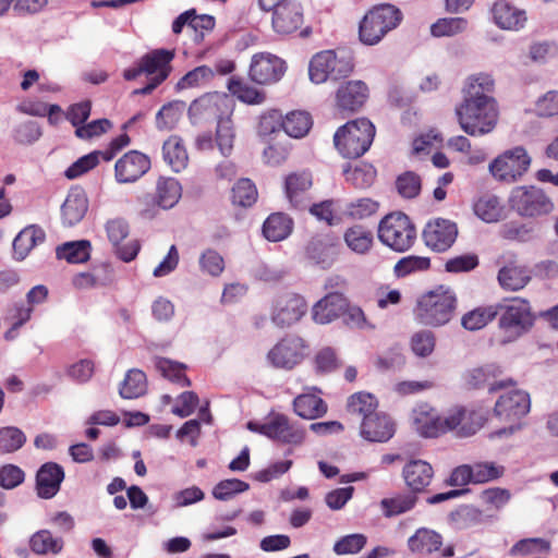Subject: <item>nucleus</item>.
Here are the masks:
<instances>
[{"label": "nucleus", "instance_id": "nucleus-18", "mask_svg": "<svg viewBox=\"0 0 558 558\" xmlns=\"http://www.w3.org/2000/svg\"><path fill=\"white\" fill-rule=\"evenodd\" d=\"M307 302L294 292L279 294L274 303L271 319L280 327H288L298 323L307 313Z\"/></svg>", "mask_w": 558, "mask_h": 558}, {"label": "nucleus", "instance_id": "nucleus-59", "mask_svg": "<svg viewBox=\"0 0 558 558\" xmlns=\"http://www.w3.org/2000/svg\"><path fill=\"white\" fill-rule=\"evenodd\" d=\"M430 268V258L410 255L401 258L395 265V274L398 277H405L415 271H424Z\"/></svg>", "mask_w": 558, "mask_h": 558}, {"label": "nucleus", "instance_id": "nucleus-50", "mask_svg": "<svg viewBox=\"0 0 558 558\" xmlns=\"http://www.w3.org/2000/svg\"><path fill=\"white\" fill-rule=\"evenodd\" d=\"M313 125L312 117L305 111H291L283 118V131L291 137L305 136Z\"/></svg>", "mask_w": 558, "mask_h": 558}, {"label": "nucleus", "instance_id": "nucleus-61", "mask_svg": "<svg viewBox=\"0 0 558 558\" xmlns=\"http://www.w3.org/2000/svg\"><path fill=\"white\" fill-rule=\"evenodd\" d=\"M250 485L238 478L220 481L213 489V496L218 500H228L234 495L248 490Z\"/></svg>", "mask_w": 558, "mask_h": 558}, {"label": "nucleus", "instance_id": "nucleus-5", "mask_svg": "<svg viewBox=\"0 0 558 558\" xmlns=\"http://www.w3.org/2000/svg\"><path fill=\"white\" fill-rule=\"evenodd\" d=\"M460 128L470 136H483L494 131L499 120L497 101L461 102L456 108Z\"/></svg>", "mask_w": 558, "mask_h": 558}, {"label": "nucleus", "instance_id": "nucleus-58", "mask_svg": "<svg viewBox=\"0 0 558 558\" xmlns=\"http://www.w3.org/2000/svg\"><path fill=\"white\" fill-rule=\"evenodd\" d=\"M26 441L25 434L17 427L0 428V452L10 453L19 450Z\"/></svg>", "mask_w": 558, "mask_h": 558}, {"label": "nucleus", "instance_id": "nucleus-62", "mask_svg": "<svg viewBox=\"0 0 558 558\" xmlns=\"http://www.w3.org/2000/svg\"><path fill=\"white\" fill-rule=\"evenodd\" d=\"M367 538L364 534L355 533L341 537L333 545L337 555H353L360 553L366 545Z\"/></svg>", "mask_w": 558, "mask_h": 558}, {"label": "nucleus", "instance_id": "nucleus-46", "mask_svg": "<svg viewBox=\"0 0 558 558\" xmlns=\"http://www.w3.org/2000/svg\"><path fill=\"white\" fill-rule=\"evenodd\" d=\"M61 537H54L49 530H40L34 533L29 539V547L37 555H58L63 549Z\"/></svg>", "mask_w": 558, "mask_h": 558}, {"label": "nucleus", "instance_id": "nucleus-22", "mask_svg": "<svg viewBox=\"0 0 558 558\" xmlns=\"http://www.w3.org/2000/svg\"><path fill=\"white\" fill-rule=\"evenodd\" d=\"M433 466L420 459L411 460L402 469V478L413 495L427 493L434 478Z\"/></svg>", "mask_w": 558, "mask_h": 558}, {"label": "nucleus", "instance_id": "nucleus-9", "mask_svg": "<svg viewBox=\"0 0 558 558\" xmlns=\"http://www.w3.org/2000/svg\"><path fill=\"white\" fill-rule=\"evenodd\" d=\"M352 59L338 54L333 50H324L314 54L310 61L308 75L313 83L347 78L353 71Z\"/></svg>", "mask_w": 558, "mask_h": 558}, {"label": "nucleus", "instance_id": "nucleus-48", "mask_svg": "<svg viewBox=\"0 0 558 558\" xmlns=\"http://www.w3.org/2000/svg\"><path fill=\"white\" fill-rule=\"evenodd\" d=\"M258 198L257 187L254 182L247 178H242L235 182L231 190V202L234 206L247 208L253 206Z\"/></svg>", "mask_w": 558, "mask_h": 558}, {"label": "nucleus", "instance_id": "nucleus-32", "mask_svg": "<svg viewBox=\"0 0 558 558\" xmlns=\"http://www.w3.org/2000/svg\"><path fill=\"white\" fill-rule=\"evenodd\" d=\"M174 58V50L155 49L144 54L140 60L147 75L165 82L171 72V61Z\"/></svg>", "mask_w": 558, "mask_h": 558}, {"label": "nucleus", "instance_id": "nucleus-25", "mask_svg": "<svg viewBox=\"0 0 558 558\" xmlns=\"http://www.w3.org/2000/svg\"><path fill=\"white\" fill-rule=\"evenodd\" d=\"M63 480L64 471L61 465L56 462L44 463L36 474L37 495L44 499L54 497L60 490Z\"/></svg>", "mask_w": 558, "mask_h": 558}, {"label": "nucleus", "instance_id": "nucleus-37", "mask_svg": "<svg viewBox=\"0 0 558 558\" xmlns=\"http://www.w3.org/2000/svg\"><path fill=\"white\" fill-rule=\"evenodd\" d=\"M295 414L304 420H315L324 416L328 405L315 392H304L296 396L292 402Z\"/></svg>", "mask_w": 558, "mask_h": 558}, {"label": "nucleus", "instance_id": "nucleus-14", "mask_svg": "<svg viewBox=\"0 0 558 558\" xmlns=\"http://www.w3.org/2000/svg\"><path fill=\"white\" fill-rule=\"evenodd\" d=\"M512 210L522 217H536L548 214L553 209L551 201L535 186H518L509 197Z\"/></svg>", "mask_w": 558, "mask_h": 558}, {"label": "nucleus", "instance_id": "nucleus-28", "mask_svg": "<svg viewBox=\"0 0 558 558\" xmlns=\"http://www.w3.org/2000/svg\"><path fill=\"white\" fill-rule=\"evenodd\" d=\"M360 434L366 440L385 442L395 435V423L386 413L376 411L361 422Z\"/></svg>", "mask_w": 558, "mask_h": 558}, {"label": "nucleus", "instance_id": "nucleus-4", "mask_svg": "<svg viewBox=\"0 0 558 558\" xmlns=\"http://www.w3.org/2000/svg\"><path fill=\"white\" fill-rule=\"evenodd\" d=\"M498 308V327L507 341H514L529 332L535 323L530 302L523 298L504 299L495 305Z\"/></svg>", "mask_w": 558, "mask_h": 558}, {"label": "nucleus", "instance_id": "nucleus-41", "mask_svg": "<svg viewBox=\"0 0 558 558\" xmlns=\"http://www.w3.org/2000/svg\"><path fill=\"white\" fill-rule=\"evenodd\" d=\"M473 210L481 220L492 223L504 217L505 206L498 196L486 193L475 201Z\"/></svg>", "mask_w": 558, "mask_h": 558}, {"label": "nucleus", "instance_id": "nucleus-38", "mask_svg": "<svg viewBox=\"0 0 558 558\" xmlns=\"http://www.w3.org/2000/svg\"><path fill=\"white\" fill-rule=\"evenodd\" d=\"M312 175L310 172L291 173L286 179V194L290 203L295 208H303L306 194L312 186Z\"/></svg>", "mask_w": 558, "mask_h": 558}, {"label": "nucleus", "instance_id": "nucleus-24", "mask_svg": "<svg viewBox=\"0 0 558 558\" xmlns=\"http://www.w3.org/2000/svg\"><path fill=\"white\" fill-rule=\"evenodd\" d=\"M368 97V87L362 81H349L342 84L336 94V106L340 111L359 110Z\"/></svg>", "mask_w": 558, "mask_h": 558}, {"label": "nucleus", "instance_id": "nucleus-31", "mask_svg": "<svg viewBox=\"0 0 558 558\" xmlns=\"http://www.w3.org/2000/svg\"><path fill=\"white\" fill-rule=\"evenodd\" d=\"M88 208V201L85 191L80 187H72L61 207L62 222L72 227L78 223L85 216Z\"/></svg>", "mask_w": 558, "mask_h": 558}, {"label": "nucleus", "instance_id": "nucleus-47", "mask_svg": "<svg viewBox=\"0 0 558 558\" xmlns=\"http://www.w3.org/2000/svg\"><path fill=\"white\" fill-rule=\"evenodd\" d=\"M156 369L167 379L180 385L181 387H190L191 380L185 375L186 366L182 363L172 361L167 357H157L155 360Z\"/></svg>", "mask_w": 558, "mask_h": 558}, {"label": "nucleus", "instance_id": "nucleus-54", "mask_svg": "<svg viewBox=\"0 0 558 558\" xmlns=\"http://www.w3.org/2000/svg\"><path fill=\"white\" fill-rule=\"evenodd\" d=\"M473 484H485L504 476L505 466L493 461L475 462L471 464Z\"/></svg>", "mask_w": 558, "mask_h": 558}, {"label": "nucleus", "instance_id": "nucleus-63", "mask_svg": "<svg viewBox=\"0 0 558 558\" xmlns=\"http://www.w3.org/2000/svg\"><path fill=\"white\" fill-rule=\"evenodd\" d=\"M314 365L316 373L329 374L340 367V361L337 356L336 351L330 347H326L320 349L316 353L314 359Z\"/></svg>", "mask_w": 558, "mask_h": 558}, {"label": "nucleus", "instance_id": "nucleus-21", "mask_svg": "<svg viewBox=\"0 0 558 558\" xmlns=\"http://www.w3.org/2000/svg\"><path fill=\"white\" fill-rule=\"evenodd\" d=\"M348 311V299L339 291L329 292L312 308V318L317 324H329L345 315Z\"/></svg>", "mask_w": 558, "mask_h": 558}, {"label": "nucleus", "instance_id": "nucleus-51", "mask_svg": "<svg viewBox=\"0 0 558 558\" xmlns=\"http://www.w3.org/2000/svg\"><path fill=\"white\" fill-rule=\"evenodd\" d=\"M228 90L240 101L248 105H259L265 100V94L248 85L240 77L232 76L228 81Z\"/></svg>", "mask_w": 558, "mask_h": 558}, {"label": "nucleus", "instance_id": "nucleus-34", "mask_svg": "<svg viewBox=\"0 0 558 558\" xmlns=\"http://www.w3.org/2000/svg\"><path fill=\"white\" fill-rule=\"evenodd\" d=\"M442 545V535L427 527L417 529L408 539L409 550L417 555H432L439 551Z\"/></svg>", "mask_w": 558, "mask_h": 558}, {"label": "nucleus", "instance_id": "nucleus-33", "mask_svg": "<svg viewBox=\"0 0 558 558\" xmlns=\"http://www.w3.org/2000/svg\"><path fill=\"white\" fill-rule=\"evenodd\" d=\"M495 89V82L489 74L480 73L468 78V83L463 89L464 96L462 102L474 101H496L492 96Z\"/></svg>", "mask_w": 558, "mask_h": 558}, {"label": "nucleus", "instance_id": "nucleus-8", "mask_svg": "<svg viewBox=\"0 0 558 558\" xmlns=\"http://www.w3.org/2000/svg\"><path fill=\"white\" fill-rule=\"evenodd\" d=\"M234 100L226 93H206L194 99L187 110L192 124L219 122L228 116H233Z\"/></svg>", "mask_w": 558, "mask_h": 558}, {"label": "nucleus", "instance_id": "nucleus-49", "mask_svg": "<svg viewBox=\"0 0 558 558\" xmlns=\"http://www.w3.org/2000/svg\"><path fill=\"white\" fill-rule=\"evenodd\" d=\"M498 315V308L495 305L480 306L468 313L461 318V325L471 331L484 328Z\"/></svg>", "mask_w": 558, "mask_h": 558}, {"label": "nucleus", "instance_id": "nucleus-10", "mask_svg": "<svg viewBox=\"0 0 558 558\" xmlns=\"http://www.w3.org/2000/svg\"><path fill=\"white\" fill-rule=\"evenodd\" d=\"M247 429L284 445H301L305 439V429L290 422L282 413L271 412L264 423L250 421Z\"/></svg>", "mask_w": 558, "mask_h": 558}, {"label": "nucleus", "instance_id": "nucleus-52", "mask_svg": "<svg viewBox=\"0 0 558 558\" xmlns=\"http://www.w3.org/2000/svg\"><path fill=\"white\" fill-rule=\"evenodd\" d=\"M416 501L417 497L409 492L408 494H399L390 498H384L380 501V507L384 515L391 518L412 510Z\"/></svg>", "mask_w": 558, "mask_h": 558}, {"label": "nucleus", "instance_id": "nucleus-17", "mask_svg": "<svg viewBox=\"0 0 558 558\" xmlns=\"http://www.w3.org/2000/svg\"><path fill=\"white\" fill-rule=\"evenodd\" d=\"M501 374V368L496 364L482 365L468 369L463 375V384L468 389L487 388L490 393L515 385L511 378L499 379Z\"/></svg>", "mask_w": 558, "mask_h": 558}, {"label": "nucleus", "instance_id": "nucleus-36", "mask_svg": "<svg viewBox=\"0 0 558 558\" xmlns=\"http://www.w3.org/2000/svg\"><path fill=\"white\" fill-rule=\"evenodd\" d=\"M46 233L37 225H31L22 229L13 240V256L17 260L27 257L31 251L38 244L44 243Z\"/></svg>", "mask_w": 558, "mask_h": 558}, {"label": "nucleus", "instance_id": "nucleus-55", "mask_svg": "<svg viewBox=\"0 0 558 558\" xmlns=\"http://www.w3.org/2000/svg\"><path fill=\"white\" fill-rule=\"evenodd\" d=\"M199 270L211 277H219L226 268L222 255L214 248H206L198 258Z\"/></svg>", "mask_w": 558, "mask_h": 558}, {"label": "nucleus", "instance_id": "nucleus-26", "mask_svg": "<svg viewBox=\"0 0 558 558\" xmlns=\"http://www.w3.org/2000/svg\"><path fill=\"white\" fill-rule=\"evenodd\" d=\"M337 239L330 234L313 236L305 246L306 257L322 268L330 267L336 259Z\"/></svg>", "mask_w": 558, "mask_h": 558}, {"label": "nucleus", "instance_id": "nucleus-2", "mask_svg": "<svg viewBox=\"0 0 558 558\" xmlns=\"http://www.w3.org/2000/svg\"><path fill=\"white\" fill-rule=\"evenodd\" d=\"M375 134V125L368 119L360 118L340 126L333 135V144L343 158L355 159L369 149Z\"/></svg>", "mask_w": 558, "mask_h": 558}, {"label": "nucleus", "instance_id": "nucleus-56", "mask_svg": "<svg viewBox=\"0 0 558 558\" xmlns=\"http://www.w3.org/2000/svg\"><path fill=\"white\" fill-rule=\"evenodd\" d=\"M466 27L468 20L464 17H442L432 24L430 33L435 37H449L464 32Z\"/></svg>", "mask_w": 558, "mask_h": 558}, {"label": "nucleus", "instance_id": "nucleus-7", "mask_svg": "<svg viewBox=\"0 0 558 558\" xmlns=\"http://www.w3.org/2000/svg\"><path fill=\"white\" fill-rule=\"evenodd\" d=\"M531 409L530 395L521 389H512L499 396L497 399L493 414L500 422L508 424L497 430V436L511 435L519 429V422L524 417Z\"/></svg>", "mask_w": 558, "mask_h": 558}, {"label": "nucleus", "instance_id": "nucleus-6", "mask_svg": "<svg viewBox=\"0 0 558 558\" xmlns=\"http://www.w3.org/2000/svg\"><path fill=\"white\" fill-rule=\"evenodd\" d=\"M417 238L416 227L410 217L401 211L386 215L378 225L379 241L395 252L410 250Z\"/></svg>", "mask_w": 558, "mask_h": 558}, {"label": "nucleus", "instance_id": "nucleus-30", "mask_svg": "<svg viewBox=\"0 0 558 558\" xmlns=\"http://www.w3.org/2000/svg\"><path fill=\"white\" fill-rule=\"evenodd\" d=\"M460 414L459 423L457 424V434L461 437L474 435L480 430L488 420V412L482 408L468 409L462 405H457L450 409V415Z\"/></svg>", "mask_w": 558, "mask_h": 558}, {"label": "nucleus", "instance_id": "nucleus-19", "mask_svg": "<svg viewBox=\"0 0 558 558\" xmlns=\"http://www.w3.org/2000/svg\"><path fill=\"white\" fill-rule=\"evenodd\" d=\"M286 72V62L269 52L255 53L252 57L248 76L251 81L259 85H268L278 82Z\"/></svg>", "mask_w": 558, "mask_h": 558}, {"label": "nucleus", "instance_id": "nucleus-23", "mask_svg": "<svg viewBox=\"0 0 558 558\" xmlns=\"http://www.w3.org/2000/svg\"><path fill=\"white\" fill-rule=\"evenodd\" d=\"M304 11L301 3L288 1L272 13L271 24L277 34L291 35L301 29Z\"/></svg>", "mask_w": 558, "mask_h": 558}, {"label": "nucleus", "instance_id": "nucleus-57", "mask_svg": "<svg viewBox=\"0 0 558 558\" xmlns=\"http://www.w3.org/2000/svg\"><path fill=\"white\" fill-rule=\"evenodd\" d=\"M379 209V203L369 197H363L349 203L345 215L354 220L367 219Z\"/></svg>", "mask_w": 558, "mask_h": 558}, {"label": "nucleus", "instance_id": "nucleus-43", "mask_svg": "<svg viewBox=\"0 0 558 558\" xmlns=\"http://www.w3.org/2000/svg\"><path fill=\"white\" fill-rule=\"evenodd\" d=\"M92 244L88 240L71 241L56 248L58 259H64L70 264L86 263L90 257Z\"/></svg>", "mask_w": 558, "mask_h": 558}, {"label": "nucleus", "instance_id": "nucleus-16", "mask_svg": "<svg viewBox=\"0 0 558 558\" xmlns=\"http://www.w3.org/2000/svg\"><path fill=\"white\" fill-rule=\"evenodd\" d=\"M458 233V226L454 221L445 218H434L424 226L422 240L430 251L444 253L454 244Z\"/></svg>", "mask_w": 558, "mask_h": 558}, {"label": "nucleus", "instance_id": "nucleus-1", "mask_svg": "<svg viewBox=\"0 0 558 558\" xmlns=\"http://www.w3.org/2000/svg\"><path fill=\"white\" fill-rule=\"evenodd\" d=\"M456 308L454 292L450 288L438 286L418 298L413 314L418 324L439 327L451 320Z\"/></svg>", "mask_w": 558, "mask_h": 558}, {"label": "nucleus", "instance_id": "nucleus-29", "mask_svg": "<svg viewBox=\"0 0 558 558\" xmlns=\"http://www.w3.org/2000/svg\"><path fill=\"white\" fill-rule=\"evenodd\" d=\"M495 24L507 31H519L526 22V13L506 0H498L492 8Z\"/></svg>", "mask_w": 558, "mask_h": 558}, {"label": "nucleus", "instance_id": "nucleus-44", "mask_svg": "<svg viewBox=\"0 0 558 558\" xmlns=\"http://www.w3.org/2000/svg\"><path fill=\"white\" fill-rule=\"evenodd\" d=\"M377 398L365 391H359L351 395L347 400V411L351 415L362 417V422L377 411Z\"/></svg>", "mask_w": 558, "mask_h": 558}, {"label": "nucleus", "instance_id": "nucleus-15", "mask_svg": "<svg viewBox=\"0 0 558 558\" xmlns=\"http://www.w3.org/2000/svg\"><path fill=\"white\" fill-rule=\"evenodd\" d=\"M307 344L299 336L289 335L279 340L268 352V360L276 368L293 369L306 356Z\"/></svg>", "mask_w": 558, "mask_h": 558}, {"label": "nucleus", "instance_id": "nucleus-39", "mask_svg": "<svg viewBox=\"0 0 558 558\" xmlns=\"http://www.w3.org/2000/svg\"><path fill=\"white\" fill-rule=\"evenodd\" d=\"M162 157L174 172H180L187 167L189 154L180 136L171 135L163 142Z\"/></svg>", "mask_w": 558, "mask_h": 558}, {"label": "nucleus", "instance_id": "nucleus-53", "mask_svg": "<svg viewBox=\"0 0 558 558\" xmlns=\"http://www.w3.org/2000/svg\"><path fill=\"white\" fill-rule=\"evenodd\" d=\"M235 130L232 116L217 122L215 142L221 155L229 156L233 149Z\"/></svg>", "mask_w": 558, "mask_h": 558}, {"label": "nucleus", "instance_id": "nucleus-42", "mask_svg": "<svg viewBox=\"0 0 558 558\" xmlns=\"http://www.w3.org/2000/svg\"><path fill=\"white\" fill-rule=\"evenodd\" d=\"M343 241L352 252L364 255L372 250L374 235L366 227L354 225L344 231Z\"/></svg>", "mask_w": 558, "mask_h": 558}, {"label": "nucleus", "instance_id": "nucleus-11", "mask_svg": "<svg viewBox=\"0 0 558 558\" xmlns=\"http://www.w3.org/2000/svg\"><path fill=\"white\" fill-rule=\"evenodd\" d=\"M460 414L450 415V410L444 416L428 404L417 405L412 411V423L415 430L423 437L437 438L448 432L454 430Z\"/></svg>", "mask_w": 558, "mask_h": 558}, {"label": "nucleus", "instance_id": "nucleus-3", "mask_svg": "<svg viewBox=\"0 0 558 558\" xmlns=\"http://www.w3.org/2000/svg\"><path fill=\"white\" fill-rule=\"evenodd\" d=\"M402 21L401 11L392 4H379L368 10L359 23V40L375 46Z\"/></svg>", "mask_w": 558, "mask_h": 558}, {"label": "nucleus", "instance_id": "nucleus-12", "mask_svg": "<svg viewBox=\"0 0 558 558\" xmlns=\"http://www.w3.org/2000/svg\"><path fill=\"white\" fill-rule=\"evenodd\" d=\"M531 157L526 149L517 146L497 156L489 163V172L499 182L513 183L530 168Z\"/></svg>", "mask_w": 558, "mask_h": 558}, {"label": "nucleus", "instance_id": "nucleus-35", "mask_svg": "<svg viewBox=\"0 0 558 558\" xmlns=\"http://www.w3.org/2000/svg\"><path fill=\"white\" fill-rule=\"evenodd\" d=\"M497 279L504 290L519 291L531 281V271L526 266L512 260L499 269Z\"/></svg>", "mask_w": 558, "mask_h": 558}, {"label": "nucleus", "instance_id": "nucleus-60", "mask_svg": "<svg viewBox=\"0 0 558 558\" xmlns=\"http://www.w3.org/2000/svg\"><path fill=\"white\" fill-rule=\"evenodd\" d=\"M214 77V70L207 65H199L187 72L177 83L178 89L192 88L203 85Z\"/></svg>", "mask_w": 558, "mask_h": 558}, {"label": "nucleus", "instance_id": "nucleus-13", "mask_svg": "<svg viewBox=\"0 0 558 558\" xmlns=\"http://www.w3.org/2000/svg\"><path fill=\"white\" fill-rule=\"evenodd\" d=\"M182 187L178 180L173 178L160 177L156 183L155 195H146L142 199L143 208L140 216L144 219H153L159 213V209H170L180 199Z\"/></svg>", "mask_w": 558, "mask_h": 558}, {"label": "nucleus", "instance_id": "nucleus-40", "mask_svg": "<svg viewBox=\"0 0 558 558\" xmlns=\"http://www.w3.org/2000/svg\"><path fill=\"white\" fill-rule=\"evenodd\" d=\"M293 230V220L283 213H274L263 225L264 236L271 242L287 239Z\"/></svg>", "mask_w": 558, "mask_h": 558}, {"label": "nucleus", "instance_id": "nucleus-27", "mask_svg": "<svg viewBox=\"0 0 558 558\" xmlns=\"http://www.w3.org/2000/svg\"><path fill=\"white\" fill-rule=\"evenodd\" d=\"M114 270L109 263L94 265L88 271L77 272L71 282L77 290H88L106 287L114 281Z\"/></svg>", "mask_w": 558, "mask_h": 558}, {"label": "nucleus", "instance_id": "nucleus-45", "mask_svg": "<svg viewBox=\"0 0 558 558\" xmlns=\"http://www.w3.org/2000/svg\"><path fill=\"white\" fill-rule=\"evenodd\" d=\"M147 391L146 374L138 368L129 369L120 385L119 393L123 399H135Z\"/></svg>", "mask_w": 558, "mask_h": 558}, {"label": "nucleus", "instance_id": "nucleus-64", "mask_svg": "<svg viewBox=\"0 0 558 558\" xmlns=\"http://www.w3.org/2000/svg\"><path fill=\"white\" fill-rule=\"evenodd\" d=\"M376 173V169L372 165L363 163L348 172L347 180L356 189H367L374 183Z\"/></svg>", "mask_w": 558, "mask_h": 558}, {"label": "nucleus", "instance_id": "nucleus-20", "mask_svg": "<svg viewBox=\"0 0 558 558\" xmlns=\"http://www.w3.org/2000/svg\"><path fill=\"white\" fill-rule=\"evenodd\" d=\"M150 166V158L147 155L130 150L116 161L114 178L118 183H134L149 171Z\"/></svg>", "mask_w": 558, "mask_h": 558}]
</instances>
